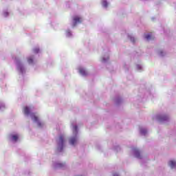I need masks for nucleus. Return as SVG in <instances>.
Wrapping results in <instances>:
<instances>
[{"mask_svg":"<svg viewBox=\"0 0 176 176\" xmlns=\"http://www.w3.org/2000/svg\"><path fill=\"white\" fill-rule=\"evenodd\" d=\"M64 142H65L64 140V135H61L59 136L57 140L58 146L60 148V151H63V148L64 147Z\"/></svg>","mask_w":176,"mask_h":176,"instance_id":"obj_1","label":"nucleus"},{"mask_svg":"<svg viewBox=\"0 0 176 176\" xmlns=\"http://www.w3.org/2000/svg\"><path fill=\"white\" fill-rule=\"evenodd\" d=\"M82 23V19L80 16H76L73 18V27H76L78 24Z\"/></svg>","mask_w":176,"mask_h":176,"instance_id":"obj_2","label":"nucleus"},{"mask_svg":"<svg viewBox=\"0 0 176 176\" xmlns=\"http://www.w3.org/2000/svg\"><path fill=\"white\" fill-rule=\"evenodd\" d=\"M31 117L34 122H36L38 127H42V122H39V118H38V116H35V113H32L31 114Z\"/></svg>","mask_w":176,"mask_h":176,"instance_id":"obj_3","label":"nucleus"},{"mask_svg":"<svg viewBox=\"0 0 176 176\" xmlns=\"http://www.w3.org/2000/svg\"><path fill=\"white\" fill-rule=\"evenodd\" d=\"M31 113V109H30V107H25L23 108V113L25 115H30V113Z\"/></svg>","mask_w":176,"mask_h":176,"instance_id":"obj_4","label":"nucleus"},{"mask_svg":"<svg viewBox=\"0 0 176 176\" xmlns=\"http://www.w3.org/2000/svg\"><path fill=\"white\" fill-rule=\"evenodd\" d=\"M79 73L83 76H86V75H87V72L83 68L79 69Z\"/></svg>","mask_w":176,"mask_h":176,"instance_id":"obj_5","label":"nucleus"},{"mask_svg":"<svg viewBox=\"0 0 176 176\" xmlns=\"http://www.w3.org/2000/svg\"><path fill=\"white\" fill-rule=\"evenodd\" d=\"M76 137L72 138L69 140V143L71 144V145H75V144H76Z\"/></svg>","mask_w":176,"mask_h":176,"instance_id":"obj_6","label":"nucleus"},{"mask_svg":"<svg viewBox=\"0 0 176 176\" xmlns=\"http://www.w3.org/2000/svg\"><path fill=\"white\" fill-rule=\"evenodd\" d=\"M11 138H12V141H14V142H16L17 141V140H19V135H12Z\"/></svg>","mask_w":176,"mask_h":176,"instance_id":"obj_7","label":"nucleus"},{"mask_svg":"<svg viewBox=\"0 0 176 176\" xmlns=\"http://www.w3.org/2000/svg\"><path fill=\"white\" fill-rule=\"evenodd\" d=\"M160 120H161V122H164V120H167L168 119V117L167 116H162L159 117Z\"/></svg>","mask_w":176,"mask_h":176,"instance_id":"obj_8","label":"nucleus"},{"mask_svg":"<svg viewBox=\"0 0 176 176\" xmlns=\"http://www.w3.org/2000/svg\"><path fill=\"white\" fill-rule=\"evenodd\" d=\"M169 165L171 167V168H174V167L176 166V162L175 161H170Z\"/></svg>","mask_w":176,"mask_h":176,"instance_id":"obj_9","label":"nucleus"},{"mask_svg":"<svg viewBox=\"0 0 176 176\" xmlns=\"http://www.w3.org/2000/svg\"><path fill=\"white\" fill-rule=\"evenodd\" d=\"M135 155L138 159H141V155H140V151L137 149L135 150Z\"/></svg>","mask_w":176,"mask_h":176,"instance_id":"obj_10","label":"nucleus"},{"mask_svg":"<svg viewBox=\"0 0 176 176\" xmlns=\"http://www.w3.org/2000/svg\"><path fill=\"white\" fill-rule=\"evenodd\" d=\"M145 38L146 39H147V41H151V39H153L152 34H147L146 35Z\"/></svg>","mask_w":176,"mask_h":176,"instance_id":"obj_11","label":"nucleus"},{"mask_svg":"<svg viewBox=\"0 0 176 176\" xmlns=\"http://www.w3.org/2000/svg\"><path fill=\"white\" fill-rule=\"evenodd\" d=\"M28 63H29V64H32V63H34V59L30 57L28 59Z\"/></svg>","mask_w":176,"mask_h":176,"instance_id":"obj_12","label":"nucleus"},{"mask_svg":"<svg viewBox=\"0 0 176 176\" xmlns=\"http://www.w3.org/2000/svg\"><path fill=\"white\" fill-rule=\"evenodd\" d=\"M74 133H78V126H74L73 127Z\"/></svg>","mask_w":176,"mask_h":176,"instance_id":"obj_13","label":"nucleus"},{"mask_svg":"<svg viewBox=\"0 0 176 176\" xmlns=\"http://www.w3.org/2000/svg\"><path fill=\"white\" fill-rule=\"evenodd\" d=\"M34 53L38 54L39 53V48H34L33 50Z\"/></svg>","mask_w":176,"mask_h":176,"instance_id":"obj_14","label":"nucleus"},{"mask_svg":"<svg viewBox=\"0 0 176 176\" xmlns=\"http://www.w3.org/2000/svg\"><path fill=\"white\" fill-rule=\"evenodd\" d=\"M102 5L104 8H107L108 6V3L105 1H102Z\"/></svg>","mask_w":176,"mask_h":176,"instance_id":"obj_15","label":"nucleus"},{"mask_svg":"<svg viewBox=\"0 0 176 176\" xmlns=\"http://www.w3.org/2000/svg\"><path fill=\"white\" fill-rule=\"evenodd\" d=\"M57 166L60 167V168L64 167V164H57Z\"/></svg>","mask_w":176,"mask_h":176,"instance_id":"obj_16","label":"nucleus"},{"mask_svg":"<svg viewBox=\"0 0 176 176\" xmlns=\"http://www.w3.org/2000/svg\"><path fill=\"white\" fill-rule=\"evenodd\" d=\"M142 134H145L146 133V131H142Z\"/></svg>","mask_w":176,"mask_h":176,"instance_id":"obj_17","label":"nucleus"},{"mask_svg":"<svg viewBox=\"0 0 176 176\" xmlns=\"http://www.w3.org/2000/svg\"><path fill=\"white\" fill-rule=\"evenodd\" d=\"M113 176H119L118 173H114Z\"/></svg>","mask_w":176,"mask_h":176,"instance_id":"obj_18","label":"nucleus"},{"mask_svg":"<svg viewBox=\"0 0 176 176\" xmlns=\"http://www.w3.org/2000/svg\"><path fill=\"white\" fill-rule=\"evenodd\" d=\"M131 41L132 42H135V40H134L133 38H131Z\"/></svg>","mask_w":176,"mask_h":176,"instance_id":"obj_19","label":"nucleus"},{"mask_svg":"<svg viewBox=\"0 0 176 176\" xmlns=\"http://www.w3.org/2000/svg\"><path fill=\"white\" fill-rule=\"evenodd\" d=\"M6 16H8L9 14L8 12L5 13Z\"/></svg>","mask_w":176,"mask_h":176,"instance_id":"obj_20","label":"nucleus"},{"mask_svg":"<svg viewBox=\"0 0 176 176\" xmlns=\"http://www.w3.org/2000/svg\"><path fill=\"white\" fill-rule=\"evenodd\" d=\"M102 61H105V58H102Z\"/></svg>","mask_w":176,"mask_h":176,"instance_id":"obj_21","label":"nucleus"}]
</instances>
